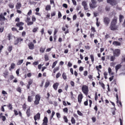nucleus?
<instances>
[{
  "instance_id": "f257e3e1",
  "label": "nucleus",
  "mask_w": 125,
  "mask_h": 125,
  "mask_svg": "<svg viewBox=\"0 0 125 125\" xmlns=\"http://www.w3.org/2000/svg\"><path fill=\"white\" fill-rule=\"evenodd\" d=\"M117 18L114 19L111 23V25L110 27V29L112 30H116L118 28V26L116 25Z\"/></svg>"
},
{
  "instance_id": "f03ea898",
  "label": "nucleus",
  "mask_w": 125,
  "mask_h": 125,
  "mask_svg": "<svg viewBox=\"0 0 125 125\" xmlns=\"http://www.w3.org/2000/svg\"><path fill=\"white\" fill-rule=\"evenodd\" d=\"M91 0V2L89 3L90 8L92 9L96 8L97 6V5L96 0Z\"/></svg>"
},
{
  "instance_id": "7ed1b4c3",
  "label": "nucleus",
  "mask_w": 125,
  "mask_h": 125,
  "mask_svg": "<svg viewBox=\"0 0 125 125\" xmlns=\"http://www.w3.org/2000/svg\"><path fill=\"white\" fill-rule=\"evenodd\" d=\"M41 99V97L39 95L37 94L36 95L34 103L36 105H37L39 104V101Z\"/></svg>"
},
{
  "instance_id": "20e7f679",
  "label": "nucleus",
  "mask_w": 125,
  "mask_h": 125,
  "mask_svg": "<svg viewBox=\"0 0 125 125\" xmlns=\"http://www.w3.org/2000/svg\"><path fill=\"white\" fill-rule=\"evenodd\" d=\"M82 90L83 93L87 95L88 91V87L86 85H83L82 88Z\"/></svg>"
},
{
  "instance_id": "39448f33",
  "label": "nucleus",
  "mask_w": 125,
  "mask_h": 125,
  "mask_svg": "<svg viewBox=\"0 0 125 125\" xmlns=\"http://www.w3.org/2000/svg\"><path fill=\"white\" fill-rule=\"evenodd\" d=\"M113 54L116 57L119 56L120 54V50L119 49H115L113 51Z\"/></svg>"
},
{
  "instance_id": "423d86ee",
  "label": "nucleus",
  "mask_w": 125,
  "mask_h": 125,
  "mask_svg": "<svg viewBox=\"0 0 125 125\" xmlns=\"http://www.w3.org/2000/svg\"><path fill=\"white\" fill-rule=\"evenodd\" d=\"M82 5L83 6L85 10H87L88 9V7L87 6V4L86 2L83 1L82 3Z\"/></svg>"
},
{
  "instance_id": "0eeeda50",
  "label": "nucleus",
  "mask_w": 125,
  "mask_h": 125,
  "mask_svg": "<svg viewBox=\"0 0 125 125\" xmlns=\"http://www.w3.org/2000/svg\"><path fill=\"white\" fill-rule=\"evenodd\" d=\"M107 2L112 5H115L117 3L116 0H107Z\"/></svg>"
},
{
  "instance_id": "6e6552de",
  "label": "nucleus",
  "mask_w": 125,
  "mask_h": 125,
  "mask_svg": "<svg viewBox=\"0 0 125 125\" xmlns=\"http://www.w3.org/2000/svg\"><path fill=\"white\" fill-rule=\"evenodd\" d=\"M83 97V95L81 93L79 94L78 96V101L80 104L81 103Z\"/></svg>"
},
{
  "instance_id": "1a4fd4ad",
  "label": "nucleus",
  "mask_w": 125,
  "mask_h": 125,
  "mask_svg": "<svg viewBox=\"0 0 125 125\" xmlns=\"http://www.w3.org/2000/svg\"><path fill=\"white\" fill-rule=\"evenodd\" d=\"M110 21L109 19L107 17H105L104 19V22L106 25H108Z\"/></svg>"
},
{
  "instance_id": "9d476101",
  "label": "nucleus",
  "mask_w": 125,
  "mask_h": 125,
  "mask_svg": "<svg viewBox=\"0 0 125 125\" xmlns=\"http://www.w3.org/2000/svg\"><path fill=\"white\" fill-rule=\"evenodd\" d=\"M40 114L39 113H37L36 115L34 116V119L35 121L38 120H39L40 119Z\"/></svg>"
},
{
  "instance_id": "9b49d317",
  "label": "nucleus",
  "mask_w": 125,
  "mask_h": 125,
  "mask_svg": "<svg viewBox=\"0 0 125 125\" xmlns=\"http://www.w3.org/2000/svg\"><path fill=\"white\" fill-rule=\"evenodd\" d=\"M28 46L29 48L32 50L34 48V45L32 42H30L28 44Z\"/></svg>"
},
{
  "instance_id": "f8f14e48",
  "label": "nucleus",
  "mask_w": 125,
  "mask_h": 125,
  "mask_svg": "<svg viewBox=\"0 0 125 125\" xmlns=\"http://www.w3.org/2000/svg\"><path fill=\"white\" fill-rule=\"evenodd\" d=\"M59 85V83H56L53 84V87L55 90H57Z\"/></svg>"
},
{
  "instance_id": "ddd939ff",
  "label": "nucleus",
  "mask_w": 125,
  "mask_h": 125,
  "mask_svg": "<svg viewBox=\"0 0 125 125\" xmlns=\"http://www.w3.org/2000/svg\"><path fill=\"white\" fill-rule=\"evenodd\" d=\"M6 19L5 18V17L3 16L2 13L0 14V21H4Z\"/></svg>"
},
{
  "instance_id": "4468645a",
  "label": "nucleus",
  "mask_w": 125,
  "mask_h": 125,
  "mask_svg": "<svg viewBox=\"0 0 125 125\" xmlns=\"http://www.w3.org/2000/svg\"><path fill=\"white\" fill-rule=\"evenodd\" d=\"M0 118L2 119L3 121H4L6 119V118L5 116L3 115V114L1 113L0 114Z\"/></svg>"
},
{
  "instance_id": "2eb2a0df",
  "label": "nucleus",
  "mask_w": 125,
  "mask_h": 125,
  "mask_svg": "<svg viewBox=\"0 0 125 125\" xmlns=\"http://www.w3.org/2000/svg\"><path fill=\"white\" fill-rule=\"evenodd\" d=\"M108 71L109 74L111 75H113V73H112L111 72V69L110 67H109L108 68ZM113 76L112 75V77H110L109 78H113Z\"/></svg>"
},
{
  "instance_id": "dca6fc26",
  "label": "nucleus",
  "mask_w": 125,
  "mask_h": 125,
  "mask_svg": "<svg viewBox=\"0 0 125 125\" xmlns=\"http://www.w3.org/2000/svg\"><path fill=\"white\" fill-rule=\"evenodd\" d=\"M15 63H12L11 65L10 68H9V70L10 71H11V69H14L15 66Z\"/></svg>"
},
{
  "instance_id": "f3484780",
  "label": "nucleus",
  "mask_w": 125,
  "mask_h": 125,
  "mask_svg": "<svg viewBox=\"0 0 125 125\" xmlns=\"http://www.w3.org/2000/svg\"><path fill=\"white\" fill-rule=\"evenodd\" d=\"M21 7V5L20 3L18 2L17 3L16 6V8L17 9H19Z\"/></svg>"
},
{
  "instance_id": "a211bd4d",
  "label": "nucleus",
  "mask_w": 125,
  "mask_h": 125,
  "mask_svg": "<svg viewBox=\"0 0 125 125\" xmlns=\"http://www.w3.org/2000/svg\"><path fill=\"white\" fill-rule=\"evenodd\" d=\"M113 44L115 46H120V43L116 41H114L113 42Z\"/></svg>"
},
{
  "instance_id": "6ab92c4d",
  "label": "nucleus",
  "mask_w": 125,
  "mask_h": 125,
  "mask_svg": "<svg viewBox=\"0 0 125 125\" xmlns=\"http://www.w3.org/2000/svg\"><path fill=\"white\" fill-rule=\"evenodd\" d=\"M122 65L120 64L117 65L115 67V69L116 70V72H117V70L121 68Z\"/></svg>"
},
{
  "instance_id": "aec40b11",
  "label": "nucleus",
  "mask_w": 125,
  "mask_h": 125,
  "mask_svg": "<svg viewBox=\"0 0 125 125\" xmlns=\"http://www.w3.org/2000/svg\"><path fill=\"white\" fill-rule=\"evenodd\" d=\"M33 99L31 96H28V101L29 102H31Z\"/></svg>"
},
{
  "instance_id": "412c9836",
  "label": "nucleus",
  "mask_w": 125,
  "mask_h": 125,
  "mask_svg": "<svg viewBox=\"0 0 125 125\" xmlns=\"http://www.w3.org/2000/svg\"><path fill=\"white\" fill-rule=\"evenodd\" d=\"M115 56L114 55L111 56H110V60L111 61H113L115 59Z\"/></svg>"
},
{
  "instance_id": "4be33fe9",
  "label": "nucleus",
  "mask_w": 125,
  "mask_h": 125,
  "mask_svg": "<svg viewBox=\"0 0 125 125\" xmlns=\"http://www.w3.org/2000/svg\"><path fill=\"white\" fill-rule=\"evenodd\" d=\"M124 16L121 15H120L119 16V20L120 22H121L122 21V20L124 19Z\"/></svg>"
},
{
  "instance_id": "5701e85b",
  "label": "nucleus",
  "mask_w": 125,
  "mask_h": 125,
  "mask_svg": "<svg viewBox=\"0 0 125 125\" xmlns=\"http://www.w3.org/2000/svg\"><path fill=\"white\" fill-rule=\"evenodd\" d=\"M9 39L10 41L11 40L13 39V38H14V37H13L10 34H9L8 36Z\"/></svg>"
},
{
  "instance_id": "b1692460",
  "label": "nucleus",
  "mask_w": 125,
  "mask_h": 125,
  "mask_svg": "<svg viewBox=\"0 0 125 125\" xmlns=\"http://www.w3.org/2000/svg\"><path fill=\"white\" fill-rule=\"evenodd\" d=\"M30 108L28 109L27 110L26 113L28 117H29L30 115Z\"/></svg>"
},
{
  "instance_id": "393cba45",
  "label": "nucleus",
  "mask_w": 125,
  "mask_h": 125,
  "mask_svg": "<svg viewBox=\"0 0 125 125\" xmlns=\"http://www.w3.org/2000/svg\"><path fill=\"white\" fill-rule=\"evenodd\" d=\"M71 122L72 124H74L75 123V120L73 117H72L71 119Z\"/></svg>"
},
{
  "instance_id": "a878e982",
  "label": "nucleus",
  "mask_w": 125,
  "mask_h": 125,
  "mask_svg": "<svg viewBox=\"0 0 125 125\" xmlns=\"http://www.w3.org/2000/svg\"><path fill=\"white\" fill-rule=\"evenodd\" d=\"M9 6L10 8H13L14 7V4L13 3H10L9 4Z\"/></svg>"
},
{
  "instance_id": "bb28decb",
  "label": "nucleus",
  "mask_w": 125,
  "mask_h": 125,
  "mask_svg": "<svg viewBox=\"0 0 125 125\" xmlns=\"http://www.w3.org/2000/svg\"><path fill=\"white\" fill-rule=\"evenodd\" d=\"M23 23L22 22H20L19 23H18L16 24V25L18 27H20L23 25Z\"/></svg>"
},
{
  "instance_id": "cd10ccee",
  "label": "nucleus",
  "mask_w": 125,
  "mask_h": 125,
  "mask_svg": "<svg viewBox=\"0 0 125 125\" xmlns=\"http://www.w3.org/2000/svg\"><path fill=\"white\" fill-rule=\"evenodd\" d=\"M45 48H43L42 47H41L40 49V52L42 53L45 50Z\"/></svg>"
},
{
  "instance_id": "c85d7f7f",
  "label": "nucleus",
  "mask_w": 125,
  "mask_h": 125,
  "mask_svg": "<svg viewBox=\"0 0 125 125\" xmlns=\"http://www.w3.org/2000/svg\"><path fill=\"white\" fill-rule=\"evenodd\" d=\"M63 112L65 113H67L68 112V109L67 107H65L63 109Z\"/></svg>"
},
{
  "instance_id": "c756f323",
  "label": "nucleus",
  "mask_w": 125,
  "mask_h": 125,
  "mask_svg": "<svg viewBox=\"0 0 125 125\" xmlns=\"http://www.w3.org/2000/svg\"><path fill=\"white\" fill-rule=\"evenodd\" d=\"M45 9L46 10H48L51 9V6L50 5H47L46 6Z\"/></svg>"
},
{
  "instance_id": "7c9ffc66",
  "label": "nucleus",
  "mask_w": 125,
  "mask_h": 125,
  "mask_svg": "<svg viewBox=\"0 0 125 125\" xmlns=\"http://www.w3.org/2000/svg\"><path fill=\"white\" fill-rule=\"evenodd\" d=\"M57 61H56L53 62L52 66V68H54V67L55 66L56 64H57Z\"/></svg>"
},
{
  "instance_id": "2f4dec72",
  "label": "nucleus",
  "mask_w": 125,
  "mask_h": 125,
  "mask_svg": "<svg viewBox=\"0 0 125 125\" xmlns=\"http://www.w3.org/2000/svg\"><path fill=\"white\" fill-rule=\"evenodd\" d=\"M99 83L101 85V86L103 87V89H105L104 85L103 83L101 82H99Z\"/></svg>"
},
{
  "instance_id": "473e14b6",
  "label": "nucleus",
  "mask_w": 125,
  "mask_h": 125,
  "mask_svg": "<svg viewBox=\"0 0 125 125\" xmlns=\"http://www.w3.org/2000/svg\"><path fill=\"white\" fill-rule=\"evenodd\" d=\"M23 60H21L19 61L17 63V64L18 65H20L23 62Z\"/></svg>"
},
{
  "instance_id": "72a5a7b5",
  "label": "nucleus",
  "mask_w": 125,
  "mask_h": 125,
  "mask_svg": "<svg viewBox=\"0 0 125 125\" xmlns=\"http://www.w3.org/2000/svg\"><path fill=\"white\" fill-rule=\"evenodd\" d=\"M43 122L48 123V119L46 117H45L43 120Z\"/></svg>"
},
{
  "instance_id": "f704fd0d",
  "label": "nucleus",
  "mask_w": 125,
  "mask_h": 125,
  "mask_svg": "<svg viewBox=\"0 0 125 125\" xmlns=\"http://www.w3.org/2000/svg\"><path fill=\"white\" fill-rule=\"evenodd\" d=\"M63 119L64 121L66 123H67L68 122V120L67 119V117L65 116H63Z\"/></svg>"
},
{
  "instance_id": "c9c22d12",
  "label": "nucleus",
  "mask_w": 125,
  "mask_h": 125,
  "mask_svg": "<svg viewBox=\"0 0 125 125\" xmlns=\"http://www.w3.org/2000/svg\"><path fill=\"white\" fill-rule=\"evenodd\" d=\"M49 82H46L45 84V88L47 87L49 85Z\"/></svg>"
},
{
  "instance_id": "e433bc0d",
  "label": "nucleus",
  "mask_w": 125,
  "mask_h": 125,
  "mask_svg": "<svg viewBox=\"0 0 125 125\" xmlns=\"http://www.w3.org/2000/svg\"><path fill=\"white\" fill-rule=\"evenodd\" d=\"M17 91L20 93H21V89L19 87L16 89Z\"/></svg>"
},
{
  "instance_id": "4c0bfd02",
  "label": "nucleus",
  "mask_w": 125,
  "mask_h": 125,
  "mask_svg": "<svg viewBox=\"0 0 125 125\" xmlns=\"http://www.w3.org/2000/svg\"><path fill=\"white\" fill-rule=\"evenodd\" d=\"M55 114V113L54 111H52V112L51 115V119H52L53 117V116Z\"/></svg>"
},
{
  "instance_id": "58836bf2",
  "label": "nucleus",
  "mask_w": 125,
  "mask_h": 125,
  "mask_svg": "<svg viewBox=\"0 0 125 125\" xmlns=\"http://www.w3.org/2000/svg\"><path fill=\"white\" fill-rule=\"evenodd\" d=\"M38 29V28L37 27H36L35 28H33L32 30V31L34 32H35Z\"/></svg>"
},
{
  "instance_id": "ea45409f",
  "label": "nucleus",
  "mask_w": 125,
  "mask_h": 125,
  "mask_svg": "<svg viewBox=\"0 0 125 125\" xmlns=\"http://www.w3.org/2000/svg\"><path fill=\"white\" fill-rule=\"evenodd\" d=\"M90 58L91 59V61L93 63L94 61V58L93 55H90Z\"/></svg>"
},
{
  "instance_id": "a19ab883",
  "label": "nucleus",
  "mask_w": 125,
  "mask_h": 125,
  "mask_svg": "<svg viewBox=\"0 0 125 125\" xmlns=\"http://www.w3.org/2000/svg\"><path fill=\"white\" fill-rule=\"evenodd\" d=\"M77 113L80 116H82L83 115L82 113L79 110L77 111Z\"/></svg>"
},
{
  "instance_id": "79ce46f5",
  "label": "nucleus",
  "mask_w": 125,
  "mask_h": 125,
  "mask_svg": "<svg viewBox=\"0 0 125 125\" xmlns=\"http://www.w3.org/2000/svg\"><path fill=\"white\" fill-rule=\"evenodd\" d=\"M2 93L4 96H5L6 94H7V93L4 90H3L2 91Z\"/></svg>"
},
{
  "instance_id": "37998d69",
  "label": "nucleus",
  "mask_w": 125,
  "mask_h": 125,
  "mask_svg": "<svg viewBox=\"0 0 125 125\" xmlns=\"http://www.w3.org/2000/svg\"><path fill=\"white\" fill-rule=\"evenodd\" d=\"M30 17H28L27 18V19L25 21L27 23H28L30 21Z\"/></svg>"
},
{
  "instance_id": "c03bdc74",
  "label": "nucleus",
  "mask_w": 125,
  "mask_h": 125,
  "mask_svg": "<svg viewBox=\"0 0 125 125\" xmlns=\"http://www.w3.org/2000/svg\"><path fill=\"white\" fill-rule=\"evenodd\" d=\"M12 47L11 46H9V48H8V51L10 52L12 50Z\"/></svg>"
},
{
  "instance_id": "a18cd8bd",
  "label": "nucleus",
  "mask_w": 125,
  "mask_h": 125,
  "mask_svg": "<svg viewBox=\"0 0 125 125\" xmlns=\"http://www.w3.org/2000/svg\"><path fill=\"white\" fill-rule=\"evenodd\" d=\"M12 30L13 31H16L17 32H19V31L17 30V29L15 28H12Z\"/></svg>"
},
{
  "instance_id": "49530a36",
  "label": "nucleus",
  "mask_w": 125,
  "mask_h": 125,
  "mask_svg": "<svg viewBox=\"0 0 125 125\" xmlns=\"http://www.w3.org/2000/svg\"><path fill=\"white\" fill-rule=\"evenodd\" d=\"M62 16V14L60 11H59L58 13V18H60Z\"/></svg>"
},
{
  "instance_id": "de8ad7c7",
  "label": "nucleus",
  "mask_w": 125,
  "mask_h": 125,
  "mask_svg": "<svg viewBox=\"0 0 125 125\" xmlns=\"http://www.w3.org/2000/svg\"><path fill=\"white\" fill-rule=\"evenodd\" d=\"M45 60L46 61L48 60H49L48 57V56L46 55H45Z\"/></svg>"
},
{
  "instance_id": "09e8293b",
  "label": "nucleus",
  "mask_w": 125,
  "mask_h": 125,
  "mask_svg": "<svg viewBox=\"0 0 125 125\" xmlns=\"http://www.w3.org/2000/svg\"><path fill=\"white\" fill-rule=\"evenodd\" d=\"M72 2L74 5H76V2L75 0H72Z\"/></svg>"
},
{
  "instance_id": "8fccbe9b",
  "label": "nucleus",
  "mask_w": 125,
  "mask_h": 125,
  "mask_svg": "<svg viewBox=\"0 0 125 125\" xmlns=\"http://www.w3.org/2000/svg\"><path fill=\"white\" fill-rule=\"evenodd\" d=\"M27 25L28 26L32 25L33 24V22L31 21L27 23Z\"/></svg>"
},
{
  "instance_id": "3c124183",
  "label": "nucleus",
  "mask_w": 125,
  "mask_h": 125,
  "mask_svg": "<svg viewBox=\"0 0 125 125\" xmlns=\"http://www.w3.org/2000/svg\"><path fill=\"white\" fill-rule=\"evenodd\" d=\"M62 76L63 78H66V76L65 73H63L62 74Z\"/></svg>"
},
{
  "instance_id": "603ef678",
  "label": "nucleus",
  "mask_w": 125,
  "mask_h": 125,
  "mask_svg": "<svg viewBox=\"0 0 125 125\" xmlns=\"http://www.w3.org/2000/svg\"><path fill=\"white\" fill-rule=\"evenodd\" d=\"M26 105L25 104H23V109L24 110H25L26 109Z\"/></svg>"
},
{
  "instance_id": "864d4df0",
  "label": "nucleus",
  "mask_w": 125,
  "mask_h": 125,
  "mask_svg": "<svg viewBox=\"0 0 125 125\" xmlns=\"http://www.w3.org/2000/svg\"><path fill=\"white\" fill-rule=\"evenodd\" d=\"M61 75V74L59 73H58L56 75V77L57 78H58Z\"/></svg>"
},
{
  "instance_id": "5fc2aeb1",
  "label": "nucleus",
  "mask_w": 125,
  "mask_h": 125,
  "mask_svg": "<svg viewBox=\"0 0 125 125\" xmlns=\"http://www.w3.org/2000/svg\"><path fill=\"white\" fill-rule=\"evenodd\" d=\"M56 116L57 117L59 118L60 117V114L58 113H56Z\"/></svg>"
},
{
  "instance_id": "6e6d98bb",
  "label": "nucleus",
  "mask_w": 125,
  "mask_h": 125,
  "mask_svg": "<svg viewBox=\"0 0 125 125\" xmlns=\"http://www.w3.org/2000/svg\"><path fill=\"white\" fill-rule=\"evenodd\" d=\"M8 107L10 109H12V106L10 104H9V105L8 106Z\"/></svg>"
},
{
  "instance_id": "4d7b16f0",
  "label": "nucleus",
  "mask_w": 125,
  "mask_h": 125,
  "mask_svg": "<svg viewBox=\"0 0 125 125\" xmlns=\"http://www.w3.org/2000/svg\"><path fill=\"white\" fill-rule=\"evenodd\" d=\"M84 105L85 106H87L88 105V102L87 100V101L84 102Z\"/></svg>"
},
{
  "instance_id": "13d9d810",
  "label": "nucleus",
  "mask_w": 125,
  "mask_h": 125,
  "mask_svg": "<svg viewBox=\"0 0 125 125\" xmlns=\"http://www.w3.org/2000/svg\"><path fill=\"white\" fill-rule=\"evenodd\" d=\"M89 105L90 107H91V104H92V100H89Z\"/></svg>"
},
{
  "instance_id": "bf43d9fd",
  "label": "nucleus",
  "mask_w": 125,
  "mask_h": 125,
  "mask_svg": "<svg viewBox=\"0 0 125 125\" xmlns=\"http://www.w3.org/2000/svg\"><path fill=\"white\" fill-rule=\"evenodd\" d=\"M107 74V73L105 72L104 73V77L105 78H106L107 77H106V75Z\"/></svg>"
},
{
  "instance_id": "052dcab7",
  "label": "nucleus",
  "mask_w": 125,
  "mask_h": 125,
  "mask_svg": "<svg viewBox=\"0 0 125 125\" xmlns=\"http://www.w3.org/2000/svg\"><path fill=\"white\" fill-rule=\"evenodd\" d=\"M92 120L93 122H94L96 121V118L95 117H93L92 118Z\"/></svg>"
},
{
  "instance_id": "680f3d73",
  "label": "nucleus",
  "mask_w": 125,
  "mask_h": 125,
  "mask_svg": "<svg viewBox=\"0 0 125 125\" xmlns=\"http://www.w3.org/2000/svg\"><path fill=\"white\" fill-rule=\"evenodd\" d=\"M62 6L63 7L65 8H67V5L66 4H63Z\"/></svg>"
},
{
  "instance_id": "e2e57ef3",
  "label": "nucleus",
  "mask_w": 125,
  "mask_h": 125,
  "mask_svg": "<svg viewBox=\"0 0 125 125\" xmlns=\"http://www.w3.org/2000/svg\"><path fill=\"white\" fill-rule=\"evenodd\" d=\"M14 112L15 115H18V113L17 111L16 110H14Z\"/></svg>"
},
{
  "instance_id": "0e129e2a",
  "label": "nucleus",
  "mask_w": 125,
  "mask_h": 125,
  "mask_svg": "<svg viewBox=\"0 0 125 125\" xmlns=\"http://www.w3.org/2000/svg\"><path fill=\"white\" fill-rule=\"evenodd\" d=\"M32 13L31 10H29V11L28 13L27 14L28 15H30Z\"/></svg>"
},
{
  "instance_id": "69168bd1",
  "label": "nucleus",
  "mask_w": 125,
  "mask_h": 125,
  "mask_svg": "<svg viewBox=\"0 0 125 125\" xmlns=\"http://www.w3.org/2000/svg\"><path fill=\"white\" fill-rule=\"evenodd\" d=\"M68 65L69 67H71L72 66V64L70 62H68Z\"/></svg>"
},
{
  "instance_id": "338daca9",
  "label": "nucleus",
  "mask_w": 125,
  "mask_h": 125,
  "mask_svg": "<svg viewBox=\"0 0 125 125\" xmlns=\"http://www.w3.org/2000/svg\"><path fill=\"white\" fill-rule=\"evenodd\" d=\"M91 30L93 32H95V28L94 27H92L91 28Z\"/></svg>"
},
{
  "instance_id": "774afa93",
  "label": "nucleus",
  "mask_w": 125,
  "mask_h": 125,
  "mask_svg": "<svg viewBox=\"0 0 125 125\" xmlns=\"http://www.w3.org/2000/svg\"><path fill=\"white\" fill-rule=\"evenodd\" d=\"M122 26L124 27H125V19L124 20V21L122 24Z\"/></svg>"
}]
</instances>
